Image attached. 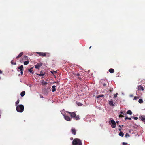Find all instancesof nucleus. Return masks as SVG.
<instances>
[{"mask_svg":"<svg viewBox=\"0 0 145 145\" xmlns=\"http://www.w3.org/2000/svg\"><path fill=\"white\" fill-rule=\"evenodd\" d=\"M77 103V105L79 106H80L82 105V104L80 102Z\"/></svg>","mask_w":145,"mask_h":145,"instance_id":"obj_31","label":"nucleus"},{"mask_svg":"<svg viewBox=\"0 0 145 145\" xmlns=\"http://www.w3.org/2000/svg\"><path fill=\"white\" fill-rule=\"evenodd\" d=\"M119 135L120 136L123 137L124 136V134L123 132L120 131L119 133Z\"/></svg>","mask_w":145,"mask_h":145,"instance_id":"obj_19","label":"nucleus"},{"mask_svg":"<svg viewBox=\"0 0 145 145\" xmlns=\"http://www.w3.org/2000/svg\"><path fill=\"white\" fill-rule=\"evenodd\" d=\"M74 74L75 75V76L76 77V78H77L80 79H81L82 78L81 77H80V74L78 73H77Z\"/></svg>","mask_w":145,"mask_h":145,"instance_id":"obj_8","label":"nucleus"},{"mask_svg":"<svg viewBox=\"0 0 145 145\" xmlns=\"http://www.w3.org/2000/svg\"><path fill=\"white\" fill-rule=\"evenodd\" d=\"M11 63L12 64H13V65H15L16 64V63H14V62H13L12 61H11Z\"/></svg>","mask_w":145,"mask_h":145,"instance_id":"obj_35","label":"nucleus"},{"mask_svg":"<svg viewBox=\"0 0 145 145\" xmlns=\"http://www.w3.org/2000/svg\"><path fill=\"white\" fill-rule=\"evenodd\" d=\"M91 46L89 48V49H90L91 48Z\"/></svg>","mask_w":145,"mask_h":145,"instance_id":"obj_46","label":"nucleus"},{"mask_svg":"<svg viewBox=\"0 0 145 145\" xmlns=\"http://www.w3.org/2000/svg\"><path fill=\"white\" fill-rule=\"evenodd\" d=\"M103 85L104 86H106V84L105 83H104Z\"/></svg>","mask_w":145,"mask_h":145,"instance_id":"obj_41","label":"nucleus"},{"mask_svg":"<svg viewBox=\"0 0 145 145\" xmlns=\"http://www.w3.org/2000/svg\"><path fill=\"white\" fill-rule=\"evenodd\" d=\"M119 127H120V128H121V126L120 125H119Z\"/></svg>","mask_w":145,"mask_h":145,"instance_id":"obj_45","label":"nucleus"},{"mask_svg":"<svg viewBox=\"0 0 145 145\" xmlns=\"http://www.w3.org/2000/svg\"><path fill=\"white\" fill-rule=\"evenodd\" d=\"M139 98V97L135 96L134 97L133 100H137Z\"/></svg>","mask_w":145,"mask_h":145,"instance_id":"obj_28","label":"nucleus"},{"mask_svg":"<svg viewBox=\"0 0 145 145\" xmlns=\"http://www.w3.org/2000/svg\"><path fill=\"white\" fill-rule=\"evenodd\" d=\"M72 145H82L81 141L78 138L74 139L72 142Z\"/></svg>","mask_w":145,"mask_h":145,"instance_id":"obj_1","label":"nucleus"},{"mask_svg":"<svg viewBox=\"0 0 145 145\" xmlns=\"http://www.w3.org/2000/svg\"><path fill=\"white\" fill-rule=\"evenodd\" d=\"M45 72H44L42 71H41L40 73L39 74H37L38 75L40 76H44L45 75Z\"/></svg>","mask_w":145,"mask_h":145,"instance_id":"obj_12","label":"nucleus"},{"mask_svg":"<svg viewBox=\"0 0 145 145\" xmlns=\"http://www.w3.org/2000/svg\"><path fill=\"white\" fill-rule=\"evenodd\" d=\"M25 94V91H23L21 92L20 93V95L21 97H23L24 96Z\"/></svg>","mask_w":145,"mask_h":145,"instance_id":"obj_22","label":"nucleus"},{"mask_svg":"<svg viewBox=\"0 0 145 145\" xmlns=\"http://www.w3.org/2000/svg\"><path fill=\"white\" fill-rule=\"evenodd\" d=\"M71 131L73 134L74 135H76V131L74 128H72Z\"/></svg>","mask_w":145,"mask_h":145,"instance_id":"obj_9","label":"nucleus"},{"mask_svg":"<svg viewBox=\"0 0 145 145\" xmlns=\"http://www.w3.org/2000/svg\"><path fill=\"white\" fill-rule=\"evenodd\" d=\"M111 123L112 124L111 127L113 128H115L116 126V123L115 121L114 120H111Z\"/></svg>","mask_w":145,"mask_h":145,"instance_id":"obj_5","label":"nucleus"},{"mask_svg":"<svg viewBox=\"0 0 145 145\" xmlns=\"http://www.w3.org/2000/svg\"><path fill=\"white\" fill-rule=\"evenodd\" d=\"M24 58L25 59V60H26L28 59V57L27 56H24Z\"/></svg>","mask_w":145,"mask_h":145,"instance_id":"obj_30","label":"nucleus"},{"mask_svg":"<svg viewBox=\"0 0 145 145\" xmlns=\"http://www.w3.org/2000/svg\"><path fill=\"white\" fill-rule=\"evenodd\" d=\"M117 95H118V94L117 93H116V94H114V97H115V98L116 97H117Z\"/></svg>","mask_w":145,"mask_h":145,"instance_id":"obj_37","label":"nucleus"},{"mask_svg":"<svg viewBox=\"0 0 145 145\" xmlns=\"http://www.w3.org/2000/svg\"><path fill=\"white\" fill-rule=\"evenodd\" d=\"M120 113L121 114L123 115H124V113L123 112H121Z\"/></svg>","mask_w":145,"mask_h":145,"instance_id":"obj_36","label":"nucleus"},{"mask_svg":"<svg viewBox=\"0 0 145 145\" xmlns=\"http://www.w3.org/2000/svg\"><path fill=\"white\" fill-rule=\"evenodd\" d=\"M64 116L65 119L67 121H69L71 120V118L67 115H64Z\"/></svg>","mask_w":145,"mask_h":145,"instance_id":"obj_6","label":"nucleus"},{"mask_svg":"<svg viewBox=\"0 0 145 145\" xmlns=\"http://www.w3.org/2000/svg\"><path fill=\"white\" fill-rule=\"evenodd\" d=\"M119 122L118 121H116V123L117 124H118L119 123Z\"/></svg>","mask_w":145,"mask_h":145,"instance_id":"obj_43","label":"nucleus"},{"mask_svg":"<svg viewBox=\"0 0 145 145\" xmlns=\"http://www.w3.org/2000/svg\"><path fill=\"white\" fill-rule=\"evenodd\" d=\"M125 136L126 137H129V135L128 133H126L125 134Z\"/></svg>","mask_w":145,"mask_h":145,"instance_id":"obj_33","label":"nucleus"},{"mask_svg":"<svg viewBox=\"0 0 145 145\" xmlns=\"http://www.w3.org/2000/svg\"><path fill=\"white\" fill-rule=\"evenodd\" d=\"M50 72L51 73H52L53 74H54V73H55V74L57 72L56 71H51Z\"/></svg>","mask_w":145,"mask_h":145,"instance_id":"obj_32","label":"nucleus"},{"mask_svg":"<svg viewBox=\"0 0 145 145\" xmlns=\"http://www.w3.org/2000/svg\"><path fill=\"white\" fill-rule=\"evenodd\" d=\"M127 119L129 120H131V118H128L127 116H126L125 120H126Z\"/></svg>","mask_w":145,"mask_h":145,"instance_id":"obj_27","label":"nucleus"},{"mask_svg":"<svg viewBox=\"0 0 145 145\" xmlns=\"http://www.w3.org/2000/svg\"><path fill=\"white\" fill-rule=\"evenodd\" d=\"M33 69V68H31L30 69H28V71L30 73L33 74L34 73V72L33 71V70L32 69Z\"/></svg>","mask_w":145,"mask_h":145,"instance_id":"obj_21","label":"nucleus"},{"mask_svg":"<svg viewBox=\"0 0 145 145\" xmlns=\"http://www.w3.org/2000/svg\"><path fill=\"white\" fill-rule=\"evenodd\" d=\"M74 118L76 120L80 119V118L79 115L76 116V115Z\"/></svg>","mask_w":145,"mask_h":145,"instance_id":"obj_16","label":"nucleus"},{"mask_svg":"<svg viewBox=\"0 0 145 145\" xmlns=\"http://www.w3.org/2000/svg\"><path fill=\"white\" fill-rule=\"evenodd\" d=\"M43 97V96H42V97Z\"/></svg>","mask_w":145,"mask_h":145,"instance_id":"obj_49","label":"nucleus"},{"mask_svg":"<svg viewBox=\"0 0 145 145\" xmlns=\"http://www.w3.org/2000/svg\"><path fill=\"white\" fill-rule=\"evenodd\" d=\"M119 117L120 118V117H124V115H122V114H120L119 116Z\"/></svg>","mask_w":145,"mask_h":145,"instance_id":"obj_34","label":"nucleus"},{"mask_svg":"<svg viewBox=\"0 0 145 145\" xmlns=\"http://www.w3.org/2000/svg\"><path fill=\"white\" fill-rule=\"evenodd\" d=\"M23 53L21 52L16 57V58L17 59L21 57V56L23 55Z\"/></svg>","mask_w":145,"mask_h":145,"instance_id":"obj_15","label":"nucleus"},{"mask_svg":"<svg viewBox=\"0 0 145 145\" xmlns=\"http://www.w3.org/2000/svg\"><path fill=\"white\" fill-rule=\"evenodd\" d=\"M43 97V96H42V97Z\"/></svg>","mask_w":145,"mask_h":145,"instance_id":"obj_50","label":"nucleus"},{"mask_svg":"<svg viewBox=\"0 0 145 145\" xmlns=\"http://www.w3.org/2000/svg\"><path fill=\"white\" fill-rule=\"evenodd\" d=\"M138 118L137 117H134V119L135 120H137V119H138Z\"/></svg>","mask_w":145,"mask_h":145,"instance_id":"obj_38","label":"nucleus"},{"mask_svg":"<svg viewBox=\"0 0 145 145\" xmlns=\"http://www.w3.org/2000/svg\"><path fill=\"white\" fill-rule=\"evenodd\" d=\"M21 75H22L23 74V70L21 71Z\"/></svg>","mask_w":145,"mask_h":145,"instance_id":"obj_39","label":"nucleus"},{"mask_svg":"<svg viewBox=\"0 0 145 145\" xmlns=\"http://www.w3.org/2000/svg\"><path fill=\"white\" fill-rule=\"evenodd\" d=\"M104 96V95H99L97 96V98H99L100 97H103Z\"/></svg>","mask_w":145,"mask_h":145,"instance_id":"obj_29","label":"nucleus"},{"mask_svg":"<svg viewBox=\"0 0 145 145\" xmlns=\"http://www.w3.org/2000/svg\"><path fill=\"white\" fill-rule=\"evenodd\" d=\"M23 65H21L20 67H18V69L20 71L23 70Z\"/></svg>","mask_w":145,"mask_h":145,"instance_id":"obj_17","label":"nucleus"},{"mask_svg":"<svg viewBox=\"0 0 145 145\" xmlns=\"http://www.w3.org/2000/svg\"><path fill=\"white\" fill-rule=\"evenodd\" d=\"M131 96H133V95H131Z\"/></svg>","mask_w":145,"mask_h":145,"instance_id":"obj_48","label":"nucleus"},{"mask_svg":"<svg viewBox=\"0 0 145 145\" xmlns=\"http://www.w3.org/2000/svg\"><path fill=\"white\" fill-rule=\"evenodd\" d=\"M119 131H121V128H119Z\"/></svg>","mask_w":145,"mask_h":145,"instance_id":"obj_44","label":"nucleus"},{"mask_svg":"<svg viewBox=\"0 0 145 145\" xmlns=\"http://www.w3.org/2000/svg\"><path fill=\"white\" fill-rule=\"evenodd\" d=\"M140 118L143 121L145 122V116H142L140 117Z\"/></svg>","mask_w":145,"mask_h":145,"instance_id":"obj_13","label":"nucleus"},{"mask_svg":"<svg viewBox=\"0 0 145 145\" xmlns=\"http://www.w3.org/2000/svg\"><path fill=\"white\" fill-rule=\"evenodd\" d=\"M109 105L112 106H114V105L113 103V100L112 99H111L109 102Z\"/></svg>","mask_w":145,"mask_h":145,"instance_id":"obj_10","label":"nucleus"},{"mask_svg":"<svg viewBox=\"0 0 145 145\" xmlns=\"http://www.w3.org/2000/svg\"><path fill=\"white\" fill-rule=\"evenodd\" d=\"M42 66V64L41 63H37L35 66V68L36 69H39Z\"/></svg>","mask_w":145,"mask_h":145,"instance_id":"obj_7","label":"nucleus"},{"mask_svg":"<svg viewBox=\"0 0 145 145\" xmlns=\"http://www.w3.org/2000/svg\"><path fill=\"white\" fill-rule=\"evenodd\" d=\"M2 73V71L1 70H0V74H1Z\"/></svg>","mask_w":145,"mask_h":145,"instance_id":"obj_42","label":"nucleus"},{"mask_svg":"<svg viewBox=\"0 0 145 145\" xmlns=\"http://www.w3.org/2000/svg\"><path fill=\"white\" fill-rule=\"evenodd\" d=\"M127 114L129 115H131L132 114V112L130 110H129L127 112Z\"/></svg>","mask_w":145,"mask_h":145,"instance_id":"obj_23","label":"nucleus"},{"mask_svg":"<svg viewBox=\"0 0 145 145\" xmlns=\"http://www.w3.org/2000/svg\"><path fill=\"white\" fill-rule=\"evenodd\" d=\"M138 102L140 103H143V101L142 99H140L138 101Z\"/></svg>","mask_w":145,"mask_h":145,"instance_id":"obj_25","label":"nucleus"},{"mask_svg":"<svg viewBox=\"0 0 145 145\" xmlns=\"http://www.w3.org/2000/svg\"><path fill=\"white\" fill-rule=\"evenodd\" d=\"M47 84V82H46V81H43L42 82V84L43 85H46V84Z\"/></svg>","mask_w":145,"mask_h":145,"instance_id":"obj_24","label":"nucleus"},{"mask_svg":"<svg viewBox=\"0 0 145 145\" xmlns=\"http://www.w3.org/2000/svg\"><path fill=\"white\" fill-rule=\"evenodd\" d=\"M29 60H27L26 61H25L24 62V65H26L28 64L29 63Z\"/></svg>","mask_w":145,"mask_h":145,"instance_id":"obj_20","label":"nucleus"},{"mask_svg":"<svg viewBox=\"0 0 145 145\" xmlns=\"http://www.w3.org/2000/svg\"><path fill=\"white\" fill-rule=\"evenodd\" d=\"M109 72L111 73H113L114 72V70L113 69L110 68L109 70Z\"/></svg>","mask_w":145,"mask_h":145,"instance_id":"obj_18","label":"nucleus"},{"mask_svg":"<svg viewBox=\"0 0 145 145\" xmlns=\"http://www.w3.org/2000/svg\"><path fill=\"white\" fill-rule=\"evenodd\" d=\"M24 109V106L22 104L17 106L16 108V110L17 112H22Z\"/></svg>","mask_w":145,"mask_h":145,"instance_id":"obj_2","label":"nucleus"},{"mask_svg":"<svg viewBox=\"0 0 145 145\" xmlns=\"http://www.w3.org/2000/svg\"><path fill=\"white\" fill-rule=\"evenodd\" d=\"M36 53L42 57H46V56L49 57L50 56L49 54L47 53L37 52Z\"/></svg>","mask_w":145,"mask_h":145,"instance_id":"obj_3","label":"nucleus"},{"mask_svg":"<svg viewBox=\"0 0 145 145\" xmlns=\"http://www.w3.org/2000/svg\"><path fill=\"white\" fill-rule=\"evenodd\" d=\"M122 127L123 126V125H122Z\"/></svg>","mask_w":145,"mask_h":145,"instance_id":"obj_47","label":"nucleus"},{"mask_svg":"<svg viewBox=\"0 0 145 145\" xmlns=\"http://www.w3.org/2000/svg\"><path fill=\"white\" fill-rule=\"evenodd\" d=\"M20 102V100L19 99H18L16 102V103L15 105L17 106L18 104Z\"/></svg>","mask_w":145,"mask_h":145,"instance_id":"obj_26","label":"nucleus"},{"mask_svg":"<svg viewBox=\"0 0 145 145\" xmlns=\"http://www.w3.org/2000/svg\"><path fill=\"white\" fill-rule=\"evenodd\" d=\"M127 144V143H125V142H123V145H125L126 144Z\"/></svg>","mask_w":145,"mask_h":145,"instance_id":"obj_40","label":"nucleus"},{"mask_svg":"<svg viewBox=\"0 0 145 145\" xmlns=\"http://www.w3.org/2000/svg\"><path fill=\"white\" fill-rule=\"evenodd\" d=\"M67 112L70 114L71 118H74L76 115V114L75 112Z\"/></svg>","mask_w":145,"mask_h":145,"instance_id":"obj_4","label":"nucleus"},{"mask_svg":"<svg viewBox=\"0 0 145 145\" xmlns=\"http://www.w3.org/2000/svg\"><path fill=\"white\" fill-rule=\"evenodd\" d=\"M138 90H142L143 91L144 90L143 87L141 85H140L138 87Z\"/></svg>","mask_w":145,"mask_h":145,"instance_id":"obj_11","label":"nucleus"},{"mask_svg":"<svg viewBox=\"0 0 145 145\" xmlns=\"http://www.w3.org/2000/svg\"><path fill=\"white\" fill-rule=\"evenodd\" d=\"M55 87L56 86L55 85H53L52 86V92H54L56 91V89L55 88Z\"/></svg>","mask_w":145,"mask_h":145,"instance_id":"obj_14","label":"nucleus"}]
</instances>
